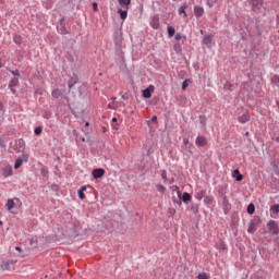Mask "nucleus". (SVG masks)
<instances>
[{
  "mask_svg": "<svg viewBox=\"0 0 279 279\" xmlns=\"http://www.w3.org/2000/svg\"><path fill=\"white\" fill-rule=\"evenodd\" d=\"M21 157H22V158H19V159L15 161V163H14V169H15V170H19V169L23 166L24 161H25V162H28V159H29V156H28V155L23 154Z\"/></svg>",
  "mask_w": 279,
  "mask_h": 279,
  "instance_id": "nucleus-1",
  "label": "nucleus"
},
{
  "mask_svg": "<svg viewBox=\"0 0 279 279\" xmlns=\"http://www.w3.org/2000/svg\"><path fill=\"white\" fill-rule=\"evenodd\" d=\"M15 202L19 203L20 205H22L21 199L15 197L13 199H8L7 204H5V208L9 211H12V209L15 207Z\"/></svg>",
  "mask_w": 279,
  "mask_h": 279,
  "instance_id": "nucleus-2",
  "label": "nucleus"
},
{
  "mask_svg": "<svg viewBox=\"0 0 279 279\" xmlns=\"http://www.w3.org/2000/svg\"><path fill=\"white\" fill-rule=\"evenodd\" d=\"M260 223V219L259 218H255L251 221L247 232L248 233H254L257 229V226Z\"/></svg>",
  "mask_w": 279,
  "mask_h": 279,
  "instance_id": "nucleus-3",
  "label": "nucleus"
},
{
  "mask_svg": "<svg viewBox=\"0 0 279 279\" xmlns=\"http://www.w3.org/2000/svg\"><path fill=\"white\" fill-rule=\"evenodd\" d=\"M267 227L272 234H275V235L279 234V228L275 220H270L268 222Z\"/></svg>",
  "mask_w": 279,
  "mask_h": 279,
  "instance_id": "nucleus-4",
  "label": "nucleus"
},
{
  "mask_svg": "<svg viewBox=\"0 0 279 279\" xmlns=\"http://www.w3.org/2000/svg\"><path fill=\"white\" fill-rule=\"evenodd\" d=\"M155 89L156 87H154V85H149L148 87H146V89H143V97L145 99L151 98V94L154 93Z\"/></svg>",
  "mask_w": 279,
  "mask_h": 279,
  "instance_id": "nucleus-5",
  "label": "nucleus"
},
{
  "mask_svg": "<svg viewBox=\"0 0 279 279\" xmlns=\"http://www.w3.org/2000/svg\"><path fill=\"white\" fill-rule=\"evenodd\" d=\"M251 4L253 8V11L258 13L260 9L263 8V2L262 0H251Z\"/></svg>",
  "mask_w": 279,
  "mask_h": 279,
  "instance_id": "nucleus-6",
  "label": "nucleus"
},
{
  "mask_svg": "<svg viewBox=\"0 0 279 279\" xmlns=\"http://www.w3.org/2000/svg\"><path fill=\"white\" fill-rule=\"evenodd\" d=\"M203 43L208 49H210L213 46V35H205L203 38Z\"/></svg>",
  "mask_w": 279,
  "mask_h": 279,
  "instance_id": "nucleus-7",
  "label": "nucleus"
},
{
  "mask_svg": "<svg viewBox=\"0 0 279 279\" xmlns=\"http://www.w3.org/2000/svg\"><path fill=\"white\" fill-rule=\"evenodd\" d=\"M2 175H3L4 178H9V177L13 175V168H12V166H7V167H4V168L2 169Z\"/></svg>",
  "mask_w": 279,
  "mask_h": 279,
  "instance_id": "nucleus-8",
  "label": "nucleus"
},
{
  "mask_svg": "<svg viewBox=\"0 0 279 279\" xmlns=\"http://www.w3.org/2000/svg\"><path fill=\"white\" fill-rule=\"evenodd\" d=\"M106 174V171L104 169H95L93 170V177L94 179H101Z\"/></svg>",
  "mask_w": 279,
  "mask_h": 279,
  "instance_id": "nucleus-9",
  "label": "nucleus"
},
{
  "mask_svg": "<svg viewBox=\"0 0 279 279\" xmlns=\"http://www.w3.org/2000/svg\"><path fill=\"white\" fill-rule=\"evenodd\" d=\"M150 25L154 29H158L160 27V19L158 16H153Z\"/></svg>",
  "mask_w": 279,
  "mask_h": 279,
  "instance_id": "nucleus-10",
  "label": "nucleus"
},
{
  "mask_svg": "<svg viewBox=\"0 0 279 279\" xmlns=\"http://www.w3.org/2000/svg\"><path fill=\"white\" fill-rule=\"evenodd\" d=\"M64 92L63 89H52L51 92V96L54 98V99H59L63 96Z\"/></svg>",
  "mask_w": 279,
  "mask_h": 279,
  "instance_id": "nucleus-11",
  "label": "nucleus"
},
{
  "mask_svg": "<svg viewBox=\"0 0 279 279\" xmlns=\"http://www.w3.org/2000/svg\"><path fill=\"white\" fill-rule=\"evenodd\" d=\"M195 144H196L198 147H204V146H206L207 141H206L205 137L198 136V137L196 138V141H195Z\"/></svg>",
  "mask_w": 279,
  "mask_h": 279,
  "instance_id": "nucleus-12",
  "label": "nucleus"
},
{
  "mask_svg": "<svg viewBox=\"0 0 279 279\" xmlns=\"http://www.w3.org/2000/svg\"><path fill=\"white\" fill-rule=\"evenodd\" d=\"M194 14H195L197 17L203 16V14H204V8L196 5V7L194 8Z\"/></svg>",
  "mask_w": 279,
  "mask_h": 279,
  "instance_id": "nucleus-13",
  "label": "nucleus"
},
{
  "mask_svg": "<svg viewBox=\"0 0 279 279\" xmlns=\"http://www.w3.org/2000/svg\"><path fill=\"white\" fill-rule=\"evenodd\" d=\"M250 121V113H243V116H240L239 117V122L240 123H246Z\"/></svg>",
  "mask_w": 279,
  "mask_h": 279,
  "instance_id": "nucleus-14",
  "label": "nucleus"
},
{
  "mask_svg": "<svg viewBox=\"0 0 279 279\" xmlns=\"http://www.w3.org/2000/svg\"><path fill=\"white\" fill-rule=\"evenodd\" d=\"M119 4L126 10L129 9L130 4H132V0H118Z\"/></svg>",
  "mask_w": 279,
  "mask_h": 279,
  "instance_id": "nucleus-15",
  "label": "nucleus"
},
{
  "mask_svg": "<svg viewBox=\"0 0 279 279\" xmlns=\"http://www.w3.org/2000/svg\"><path fill=\"white\" fill-rule=\"evenodd\" d=\"M77 82H78L77 76L70 78L68 83L69 88L72 89L75 86V84H77Z\"/></svg>",
  "mask_w": 279,
  "mask_h": 279,
  "instance_id": "nucleus-16",
  "label": "nucleus"
},
{
  "mask_svg": "<svg viewBox=\"0 0 279 279\" xmlns=\"http://www.w3.org/2000/svg\"><path fill=\"white\" fill-rule=\"evenodd\" d=\"M87 191V186H83L78 190V197L81 199H85L86 198V195H85V192Z\"/></svg>",
  "mask_w": 279,
  "mask_h": 279,
  "instance_id": "nucleus-17",
  "label": "nucleus"
},
{
  "mask_svg": "<svg viewBox=\"0 0 279 279\" xmlns=\"http://www.w3.org/2000/svg\"><path fill=\"white\" fill-rule=\"evenodd\" d=\"M118 13L120 14L122 21H125V19H128V10L119 9Z\"/></svg>",
  "mask_w": 279,
  "mask_h": 279,
  "instance_id": "nucleus-18",
  "label": "nucleus"
},
{
  "mask_svg": "<svg viewBox=\"0 0 279 279\" xmlns=\"http://www.w3.org/2000/svg\"><path fill=\"white\" fill-rule=\"evenodd\" d=\"M205 194H206V191H201V192L196 193L195 198L197 201H202L203 198L206 197Z\"/></svg>",
  "mask_w": 279,
  "mask_h": 279,
  "instance_id": "nucleus-19",
  "label": "nucleus"
},
{
  "mask_svg": "<svg viewBox=\"0 0 279 279\" xmlns=\"http://www.w3.org/2000/svg\"><path fill=\"white\" fill-rule=\"evenodd\" d=\"M20 80L19 78H11L10 83H9V87L13 88L15 86H17Z\"/></svg>",
  "mask_w": 279,
  "mask_h": 279,
  "instance_id": "nucleus-20",
  "label": "nucleus"
},
{
  "mask_svg": "<svg viewBox=\"0 0 279 279\" xmlns=\"http://www.w3.org/2000/svg\"><path fill=\"white\" fill-rule=\"evenodd\" d=\"M2 270H10L11 269V263L10 262H3L1 265Z\"/></svg>",
  "mask_w": 279,
  "mask_h": 279,
  "instance_id": "nucleus-21",
  "label": "nucleus"
},
{
  "mask_svg": "<svg viewBox=\"0 0 279 279\" xmlns=\"http://www.w3.org/2000/svg\"><path fill=\"white\" fill-rule=\"evenodd\" d=\"M214 203V198L211 196L204 197V204L211 205Z\"/></svg>",
  "mask_w": 279,
  "mask_h": 279,
  "instance_id": "nucleus-22",
  "label": "nucleus"
},
{
  "mask_svg": "<svg viewBox=\"0 0 279 279\" xmlns=\"http://www.w3.org/2000/svg\"><path fill=\"white\" fill-rule=\"evenodd\" d=\"M175 34V29L173 26H168V35L169 37H173V35Z\"/></svg>",
  "mask_w": 279,
  "mask_h": 279,
  "instance_id": "nucleus-23",
  "label": "nucleus"
},
{
  "mask_svg": "<svg viewBox=\"0 0 279 279\" xmlns=\"http://www.w3.org/2000/svg\"><path fill=\"white\" fill-rule=\"evenodd\" d=\"M182 201H183L184 203L191 201V195H190L189 193H184V194L182 195Z\"/></svg>",
  "mask_w": 279,
  "mask_h": 279,
  "instance_id": "nucleus-24",
  "label": "nucleus"
},
{
  "mask_svg": "<svg viewBox=\"0 0 279 279\" xmlns=\"http://www.w3.org/2000/svg\"><path fill=\"white\" fill-rule=\"evenodd\" d=\"M206 122H207V120H206L205 116H201L199 117V123L203 125V128L206 126Z\"/></svg>",
  "mask_w": 279,
  "mask_h": 279,
  "instance_id": "nucleus-25",
  "label": "nucleus"
},
{
  "mask_svg": "<svg viewBox=\"0 0 279 279\" xmlns=\"http://www.w3.org/2000/svg\"><path fill=\"white\" fill-rule=\"evenodd\" d=\"M254 211H255V206L253 204H250L248 207H247V213L250 215H252V214H254Z\"/></svg>",
  "mask_w": 279,
  "mask_h": 279,
  "instance_id": "nucleus-26",
  "label": "nucleus"
},
{
  "mask_svg": "<svg viewBox=\"0 0 279 279\" xmlns=\"http://www.w3.org/2000/svg\"><path fill=\"white\" fill-rule=\"evenodd\" d=\"M217 248L219 250H226V244L222 242V241H219L217 244H216Z\"/></svg>",
  "mask_w": 279,
  "mask_h": 279,
  "instance_id": "nucleus-27",
  "label": "nucleus"
},
{
  "mask_svg": "<svg viewBox=\"0 0 279 279\" xmlns=\"http://www.w3.org/2000/svg\"><path fill=\"white\" fill-rule=\"evenodd\" d=\"M270 210H272L274 214H279V205H274L270 207Z\"/></svg>",
  "mask_w": 279,
  "mask_h": 279,
  "instance_id": "nucleus-28",
  "label": "nucleus"
},
{
  "mask_svg": "<svg viewBox=\"0 0 279 279\" xmlns=\"http://www.w3.org/2000/svg\"><path fill=\"white\" fill-rule=\"evenodd\" d=\"M35 135H40L43 133V128L41 126H36L34 130Z\"/></svg>",
  "mask_w": 279,
  "mask_h": 279,
  "instance_id": "nucleus-29",
  "label": "nucleus"
},
{
  "mask_svg": "<svg viewBox=\"0 0 279 279\" xmlns=\"http://www.w3.org/2000/svg\"><path fill=\"white\" fill-rule=\"evenodd\" d=\"M185 9H186V5H182V7H180V9H179V13H180V14H184V17H186Z\"/></svg>",
  "mask_w": 279,
  "mask_h": 279,
  "instance_id": "nucleus-30",
  "label": "nucleus"
},
{
  "mask_svg": "<svg viewBox=\"0 0 279 279\" xmlns=\"http://www.w3.org/2000/svg\"><path fill=\"white\" fill-rule=\"evenodd\" d=\"M11 74L15 77H20L21 74H20V70H11Z\"/></svg>",
  "mask_w": 279,
  "mask_h": 279,
  "instance_id": "nucleus-31",
  "label": "nucleus"
},
{
  "mask_svg": "<svg viewBox=\"0 0 279 279\" xmlns=\"http://www.w3.org/2000/svg\"><path fill=\"white\" fill-rule=\"evenodd\" d=\"M157 191L160 193H165L167 191V189L162 185H157Z\"/></svg>",
  "mask_w": 279,
  "mask_h": 279,
  "instance_id": "nucleus-32",
  "label": "nucleus"
},
{
  "mask_svg": "<svg viewBox=\"0 0 279 279\" xmlns=\"http://www.w3.org/2000/svg\"><path fill=\"white\" fill-rule=\"evenodd\" d=\"M216 2H217V0H207V5L209 8H213Z\"/></svg>",
  "mask_w": 279,
  "mask_h": 279,
  "instance_id": "nucleus-33",
  "label": "nucleus"
},
{
  "mask_svg": "<svg viewBox=\"0 0 279 279\" xmlns=\"http://www.w3.org/2000/svg\"><path fill=\"white\" fill-rule=\"evenodd\" d=\"M189 86V81H183L182 83V90H185Z\"/></svg>",
  "mask_w": 279,
  "mask_h": 279,
  "instance_id": "nucleus-34",
  "label": "nucleus"
},
{
  "mask_svg": "<svg viewBox=\"0 0 279 279\" xmlns=\"http://www.w3.org/2000/svg\"><path fill=\"white\" fill-rule=\"evenodd\" d=\"M198 279H209V277L205 272H203L198 275Z\"/></svg>",
  "mask_w": 279,
  "mask_h": 279,
  "instance_id": "nucleus-35",
  "label": "nucleus"
},
{
  "mask_svg": "<svg viewBox=\"0 0 279 279\" xmlns=\"http://www.w3.org/2000/svg\"><path fill=\"white\" fill-rule=\"evenodd\" d=\"M19 146H20V148L23 150V149H25V143H24V141H19Z\"/></svg>",
  "mask_w": 279,
  "mask_h": 279,
  "instance_id": "nucleus-36",
  "label": "nucleus"
},
{
  "mask_svg": "<svg viewBox=\"0 0 279 279\" xmlns=\"http://www.w3.org/2000/svg\"><path fill=\"white\" fill-rule=\"evenodd\" d=\"M222 204L225 207H227L229 205V201L227 199L226 196H223V198H222Z\"/></svg>",
  "mask_w": 279,
  "mask_h": 279,
  "instance_id": "nucleus-37",
  "label": "nucleus"
},
{
  "mask_svg": "<svg viewBox=\"0 0 279 279\" xmlns=\"http://www.w3.org/2000/svg\"><path fill=\"white\" fill-rule=\"evenodd\" d=\"M238 182H241L243 180V175L239 173L235 179Z\"/></svg>",
  "mask_w": 279,
  "mask_h": 279,
  "instance_id": "nucleus-38",
  "label": "nucleus"
},
{
  "mask_svg": "<svg viewBox=\"0 0 279 279\" xmlns=\"http://www.w3.org/2000/svg\"><path fill=\"white\" fill-rule=\"evenodd\" d=\"M223 88L226 90H229L231 88V83H226Z\"/></svg>",
  "mask_w": 279,
  "mask_h": 279,
  "instance_id": "nucleus-39",
  "label": "nucleus"
},
{
  "mask_svg": "<svg viewBox=\"0 0 279 279\" xmlns=\"http://www.w3.org/2000/svg\"><path fill=\"white\" fill-rule=\"evenodd\" d=\"M122 99H124V100L130 99V95L129 94H122Z\"/></svg>",
  "mask_w": 279,
  "mask_h": 279,
  "instance_id": "nucleus-40",
  "label": "nucleus"
},
{
  "mask_svg": "<svg viewBox=\"0 0 279 279\" xmlns=\"http://www.w3.org/2000/svg\"><path fill=\"white\" fill-rule=\"evenodd\" d=\"M93 8H94V11H98V3L97 2H93Z\"/></svg>",
  "mask_w": 279,
  "mask_h": 279,
  "instance_id": "nucleus-41",
  "label": "nucleus"
},
{
  "mask_svg": "<svg viewBox=\"0 0 279 279\" xmlns=\"http://www.w3.org/2000/svg\"><path fill=\"white\" fill-rule=\"evenodd\" d=\"M161 178H162L163 180H167V171H162V172H161Z\"/></svg>",
  "mask_w": 279,
  "mask_h": 279,
  "instance_id": "nucleus-42",
  "label": "nucleus"
},
{
  "mask_svg": "<svg viewBox=\"0 0 279 279\" xmlns=\"http://www.w3.org/2000/svg\"><path fill=\"white\" fill-rule=\"evenodd\" d=\"M0 147L5 148V142L0 140Z\"/></svg>",
  "mask_w": 279,
  "mask_h": 279,
  "instance_id": "nucleus-43",
  "label": "nucleus"
},
{
  "mask_svg": "<svg viewBox=\"0 0 279 279\" xmlns=\"http://www.w3.org/2000/svg\"><path fill=\"white\" fill-rule=\"evenodd\" d=\"M180 39H181V34H179V33H178V34H175V40H178V41H179Z\"/></svg>",
  "mask_w": 279,
  "mask_h": 279,
  "instance_id": "nucleus-44",
  "label": "nucleus"
},
{
  "mask_svg": "<svg viewBox=\"0 0 279 279\" xmlns=\"http://www.w3.org/2000/svg\"><path fill=\"white\" fill-rule=\"evenodd\" d=\"M151 121L153 122H157L158 121V117L157 116H153Z\"/></svg>",
  "mask_w": 279,
  "mask_h": 279,
  "instance_id": "nucleus-45",
  "label": "nucleus"
},
{
  "mask_svg": "<svg viewBox=\"0 0 279 279\" xmlns=\"http://www.w3.org/2000/svg\"><path fill=\"white\" fill-rule=\"evenodd\" d=\"M183 144L186 146V145H189V140L187 138H184L183 140Z\"/></svg>",
  "mask_w": 279,
  "mask_h": 279,
  "instance_id": "nucleus-46",
  "label": "nucleus"
},
{
  "mask_svg": "<svg viewBox=\"0 0 279 279\" xmlns=\"http://www.w3.org/2000/svg\"><path fill=\"white\" fill-rule=\"evenodd\" d=\"M3 108H4V105L3 102L0 101V111L3 110Z\"/></svg>",
  "mask_w": 279,
  "mask_h": 279,
  "instance_id": "nucleus-47",
  "label": "nucleus"
},
{
  "mask_svg": "<svg viewBox=\"0 0 279 279\" xmlns=\"http://www.w3.org/2000/svg\"><path fill=\"white\" fill-rule=\"evenodd\" d=\"M15 251H17L19 253H21V252H22V248H21L20 246H16V247H15Z\"/></svg>",
  "mask_w": 279,
  "mask_h": 279,
  "instance_id": "nucleus-48",
  "label": "nucleus"
},
{
  "mask_svg": "<svg viewBox=\"0 0 279 279\" xmlns=\"http://www.w3.org/2000/svg\"><path fill=\"white\" fill-rule=\"evenodd\" d=\"M14 43L17 44V45L21 44V41H17V37H14Z\"/></svg>",
  "mask_w": 279,
  "mask_h": 279,
  "instance_id": "nucleus-49",
  "label": "nucleus"
},
{
  "mask_svg": "<svg viewBox=\"0 0 279 279\" xmlns=\"http://www.w3.org/2000/svg\"><path fill=\"white\" fill-rule=\"evenodd\" d=\"M235 175L240 174V171L239 170H234L233 172Z\"/></svg>",
  "mask_w": 279,
  "mask_h": 279,
  "instance_id": "nucleus-50",
  "label": "nucleus"
},
{
  "mask_svg": "<svg viewBox=\"0 0 279 279\" xmlns=\"http://www.w3.org/2000/svg\"><path fill=\"white\" fill-rule=\"evenodd\" d=\"M112 122L116 123L117 122V118H112Z\"/></svg>",
  "mask_w": 279,
  "mask_h": 279,
  "instance_id": "nucleus-51",
  "label": "nucleus"
},
{
  "mask_svg": "<svg viewBox=\"0 0 279 279\" xmlns=\"http://www.w3.org/2000/svg\"><path fill=\"white\" fill-rule=\"evenodd\" d=\"M85 125H86V126H89V122H86Z\"/></svg>",
  "mask_w": 279,
  "mask_h": 279,
  "instance_id": "nucleus-52",
  "label": "nucleus"
},
{
  "mask_svg": "<svg viewBox=\"0 0 279 279\" xmlns=\"http://www.w3.org/2000/svg\"><path fill=\"white\" fill-rule=\"evenodd\" d=\"M2 68V63H1V61H0V69Z\"/></svg>",
  "mask_w": 279,
  "mask_h": 279,
  "instance_id": "nucleus-53",
  "label": "nucleus"
},
{
  "mask_svg": "<svg viewBox=\"0 0 279 279\" xmlns=\"http://www.w3.org/2000/svg\"><path fill=\"white\" fill-rule=\"evenodd\" d=\"M277 106H278V108H279V100H278V102H277Z\"/></svg>",
  "mask_w": 279,
  "mask_h": 279,
  "instance_id": "nucleus-54",
  "label": "nucleus"
},
{
  "mask_svg": "<svg viewBox=\"0 0 279 279\" xmlns=\"http://www.w3.org/2000/svg\"><path fill=\"white\" fill-rule=\"evenodd\" d=\"M112 100L114 101V100H117V98H112Z\"/></svg>",
  "mask_w": 279,
  "mask_h": 279,
  "instance_id": "nucleus-55",
  "label": "nucleus"
},
{
  "mask_svg": "<svg viewBox=\"0 0 279 279\" xmlns=\"http://www.w3.org/2000/svg\"><path fill=\"white\" fill-rule=\"evenodd\" d=\"M2 225V221H0V226Z\"/></svg>",
  "mask_w": 279,
  "mask_h": 279,
  "instance_id": "nucleus-56",
  "label": "nucleus"
},
{
  "mask_svg": "<svg viewBox=\"0 0 279 279\" xmlns=\"http://www.w3.org/2000/svg\"><path fill=\"white\" fill-rule=\"evenodd\" d=\"M190 147H193V145H190Z\"/></svg>",
  "mask_w": 279,
  "mask_h": 279,
  "instance_id": "nucleus-57",
  "label": "nucleus"
}]
</instances>
